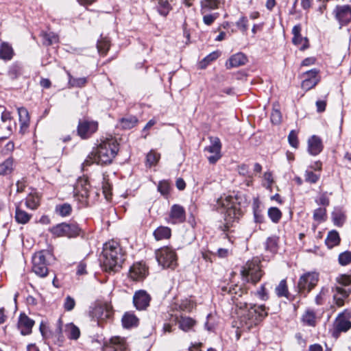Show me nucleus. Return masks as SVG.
I'll list each match as a JSON object with an SVG mask.
<instances>
[{
  "label": "nucleus",
  "mask_w": 351,
  "mask_h": 351,
  "mask_svg": "<svg viewBox=\"0 0 351 351\" xmlns=\"http://www.w3.org/2000/svg\"><path fill=\"white\" fill-rule=\"evenodd\" d=\"M246 62V56L242 53H237L229 58L226 62V66L227 69H231L244 65Z\"/></svg>",
  "instance_id": "obj_23"
},
{
  "label": "nucleus",
  "mask_w": 351,
  "mask_h": 351,
  "mask_svg": "<svg viewBox=\"0 0 351 351\" xmlns=\"http://www.w3.org/2000/svg\"><path fill=\"white\" fill-rule=\"evenodd\" d=\"M319 80L318 78H308L306 77L302 83V88L305 90H309L314 86H316V84L318 83Z\"/></svg>",
  "instance_id": "obj_49"
},
{
  "label": "nucleus",
  "mask_w": 351,
  "mask_h": 351,
  "mask_svg": "<svg viewBox=\"0 0 351 351\" xmlns=\"http://www.w3.org/2000/svg\"><path fill=\"white\" fill-rule=\"evenodd\" d=\"M350 313L348 311H343L337 317L334 326L337 332H346L351 328Z\"/></svg>",
  "instance_id": "obj_17"
},
{
  "label": "nucleus",
  "mask_w": 351,
  "mask_h": 351,
  "mask_svg": "<svg viewBox=\"0 0 351 351\" xmlns=\"http://www.w3.org/2000/svg\"><path fill=\"white\" fill-rule=\"evenodd\" d=\"M217 204L218 208L221 207L226 210L224 213L225 224L221 228L223 231H227L232 226V223L239 219L241 210L236 204V200L231 196L221 197L217 199Z\"/></svg>",
  "instance_id": "obj_4"
},
{
  "label": "nucleus",
  "mask_w": 351,
  "mask_h": 351,
  "mask_svg": "<svg viewBox=\"0 0 351 351\" xmlns=\"http://www.w3.org/2000/svg\"><path fill=\"white\" fill-rule=\"evenodd\" d=\"M209 140L210 145L205 147L204 150L213 154L208 157V160L210 164H215L221 157V143L217 136H210Z\"/></svg>",
  "instance_id": "obj_11"
},
{
  "label": "nucleus",
  "mask_w": 351,
  "mask_h": 351,
  "mask_svg": "<svg viewBox=\"0 0 351 351\" xmlns=\"http://www.w3.org/2000/svg\"><path fill=\"white\" fill-rule=\"evenodd\" d=\"M86 264L84 262H80L77 268V272L76 274L79 276L84 275L86 274Z\"/></svg>",
  "instance_id": "obj_64"
},
{
  "label": "nucleus",
  "mask_w": 351,
  "mask_h": 351,
  "mask_svg": "<svg viewBox=\"0 0 351 351\" xmlns=\"http://www.w3.org/2000/svg\"><path fill=\"white\" fill-rule=\"evenodd\" d=\"M151 300L150 295L144 290L136 291L133 297V302L138 310H145Z\"/></svg>",
  "instance_id": "obj_18"
},
{
  "label": "nucleus",
  "mask_w": 351,
  "mask_h": 351,
  "mask_svg": "<svg viewBox=\"0 0 351 351\" xmlns=\"http://www.w3.org/2000/svg\"><path fill=\"white\" fill-rule=\"evenodd\" d=\"M15 219L17 223L21 224L27 223L31 219L32 215L21 209L18 206L16 207Z\"/></svg>",
  "instance_id": "obj_27"
},
{
  "label": "nucleus",
  "mask_w": 351,
  "mask_h": 351,
  "mask_svg": "<svg viewBox=\"0 0 351 351\" xmlns=\"http://www.w3.org/2000/svg\"><path fill=\"white\" fill-rule=\"evenodd\" d=\"M313 219L319 223L324 221L326 219V210L324 208H318L314 210Z\"/></svg>",
  "instance_id": "obj_45"
},
{
  "label": "nucleus",
  "mask_w": 351,
  "mask_h": 351,
  "mask_svg": "<svg viewBox=\"0 0 351 351\" xmlns=\"http://www.w3.org/2000/svg\"><path fill=\"white\" fill-rule=\"evenodd\" d=\"M14 51L12 47L7 43H3L0 45V58L10 60L12 58Z\"/></svg>",
  "instance_id": "obj_26"
},
{
  "label": "nucleus",
  "mask_w": 351,
  "mask_h": 351,
  "mask_svg": "<svg viewBox=\"0 0 351 351\" xmlns=\"http://www.w3.org/2000/svg\"><path fill=\"white\" fill-rule=\"evenodd\" d=\"M123 261L124 254L117 241L112 240L104 244L100 261L105 271H117Z\"/></svg>",
  "instance_id": "obj_3"
},
{
  "label": "nucleus",
  "mask_w": 351,
  "mask_h": 351,
  "mask_svg": "<svg viewBox=\"0 0 351 351\" xmlns=\"http://www.w3.org/2000/svg\"><path fill=\"white\" fill-rule=\"evenodd\" d=\"M305 180L310 183H315L318 180V177L313 171H307L305 175Z\"/></svg>",
  "instance_id": "obj_63"
},
{
  "label": "nucleus",
  "mask_w": 351,
  "mask_h": 351,
  "mask_svg": "<svg viewBox=\"0 0 351 351\" xmlns=\"http://www.w3.org/2000/svg\"><path fill=\"white\" fill-rule=\"evenodd\" d=\"M289 143L293 147L297 148L298 146V140L297 134L294 130L291 131L288 136Z\"/></svg>",
  "instance_id": "obj_55"
},
{
  "label": "nucleus",
  "mask_w": 351,
  "mask_h": 351,
  "mask_svg": "<svg viewBox=\"0 0 351 351\" xmlns=\"http://www.w3.org/2000/svg\"><path fill=\"white\" fill-rule=\"evenodd\" d=\"M340 242V237L339 233L332 230L329 232L327 238L326 239V244L329 248H332L335 245H337Z\"/></svg>",
  "instance_id": "obj_29"
},
{
  "label": "nucleus",
  "mask_w": 351,
  "mask_h": 351,
  "mask_svg": "<svg viewBox=\"0 0 351 351\" xmlns=\"http://www.w3.org/2000/svg\"><path fill=\"white\" fill-rule=\"evenodd\" d=\"M112 314L111 306L107 304L97 305L90 313L93 319L97 322L99 326H102L104 322L111 319Z\"/></svg>",
  "instance_id": "obj_10"
},
{
  "label": "nucleus",
  "mask_w": 351,
  "mask_h": 351,
  "mask_svg": "<svg viewBox=\"0 0 351 351\" xmlns=\"http://www.w3.org/2000/svg\"><path fill=\"white\" fill-rule=\"evenodd\" d=\"M337 20L341 25L351 22V7L348 5H337L334 10Z\"/></svg>",
  "instance_id": "obj_16"
},
{
  "label": "nucleus",
  "mask_w": 351,
  "mask_h": 351,
  "mask_svg": "<svg viewBox=\"0 0 351 351\" xmlns=\"http://www.w3.org/2000/svg\"><path fill=\"white\" fill-rule=\"evenodd\" d=\"M221 290L223 292L227 291L232 295V300L239 308L246 309L239 317V327L243 328L244 330H250L267 315V312L263 305L248 304L246 302L242 303L239 302L236 295L237 294V290L240 291L241 290L237 285H235L234 287H223Z\"/></svg>",
  "instance_id": "obj_1"
},
{
  "label": "nucleus",
  "mask_w": 351,
  "mask_h": 351,
  "mask_svg": "<svg viewBox=\"0 0 351 351\" xmlns=\"http://www.w3.org/2000/svg\"><path fill=\"white\" fill-rule=\"evenodd\" d=\"M219 1L218 0H204L202 1V12L203 13L218 8Z\"/></svg>",
  "instance_id": "obj_36"
},
{
  "label": "nucleus",
  "mask_w": 351,
  "mask_h": 351,
  "mask_svg": "<svg viewBox=\"0 0 351 351\" xmlns=\"http://www.w3.org/2000/svg\"><path fill=\"white\" fill-rule=\"evenodd\" d=\"M318 274L307 272L302 275L298 281V287L300 293H307L313 289L318 282Z\"/></svg>",
  "instance_id": "obj_9"
},
{
  "label": "nucleus",
  "mask_w": 351,
  "mask_h": 351,
  "mask_svg": "<svg viewBox=\"0 0 351 351\" xmlns=\"http://www.w3.org/2000/svg\"><path fill=\"white\" fill-rule=\"evenodd\" d=\"M156 260L163 268L174 269L177 265V256L169 247H162L155 252Z\"/></svg>",
  "instance_id": "obj_6"
},
{
  "label": "nucleus",
  "mask_w": 351,
  "mask_h": 351,
  "mask_svg": "<svg viewBox=\"0 0 351 351\" xmlns=\"http://www.w3.org/2000/svg\"><path fill=\"white\" fill-rule=\"evenodd\" d=\"M18 114L20 121V132L24 134L26 132L29 124V117L27 110L23 107L18 108Z\"/></svg>",
  "instance_id": "obj_24"
},
{
  "label": "nucleus",
  "mask_w": 351,
  "mask_h": 351,
  "mask_svg": "<svg viewBox=\"0 0 351 351\" xmlns=\"http://www.w3.org/2000/svg\"><path fill=\"white\" fill-rule=\"evenodd\" d=\"M282 120L281 112L278 109L274 108L271 114V121L274 124H279Z\"/></svg>",
  "instance_id": "obj_52"
},
{
  "label": "nucleus",
  "mask_w": 351,
  "mask_h": 351,
  "mask_svg": "<svg viewBox=\"0 0 351 351\" xmlns=\"http://www.w3.org/2000/svg\"><path fill=\"white\" fill-rule=\"evenodd\" d=\"M339 263L341 265H347L351 263V252L346 251L339 256Z\"/></svg>",
  "instance_id": "obj_50"
},
{
  "label": "nucleus",
  "mask_w": 351,
  "mask_h": 351,
  "mask_svg": "<svg viewBox=\"0 0 351 351\" xmlns=\"http://www.w3.org/2000/svg\"><path fill=\"white\" fill-rule=\"evenodd\" d=\"M34 324V321L28 317L25 313L20 315L18 322V328L23 335L30 334Z\"/></svg>",
  "instance_id": "obj_20"
},
{
  "label": "nucleus",
  "mask_w": 351,
  "mask_h": 351,
  "mask_svg": "<svg viewBox=\"0 0 351 351\" xmlns=\"http://www.w3.org/2000/svg\"><path fill=\"white\" fill-rule=\"evenodd\" d=\"M260 263L261 261L258 258H254L246 263L241 271L244 281L256 284L261 280L263 273Z\"/></svg>",
  "instance_id": "obj_5"
},
{
  "label": "nucleus",
  "mask_w": 351,
  "mask_h": 351,
  "mask_svg": "<svg viewBox=\"0 0 351 351\" xmlns=\"http://www.w3.org/2000/svg\"><path fill=\"white\" fill-rule=\"evenodd\" d=\"M138 122L135 117H128L122 118L120 121V127L123 129L128 130L134 128Z\"/></svg>",
  "instance_id": "obj_32"
},
{
  "label": "nucleus",
  "mask_w": 351,
  "mask_h": 351,
  "mask_svg": "<svg viewBox=\"0 0 351 351\" xmlns=\"http://www.w3.org/2000/svg\"><path fill=\"white\" fill-rule=\"evenodd\" d=\"M13 169V159L8 158L3 162L0 164V175H7L12 172Z\"/></svg>",
  "instance_id": "obj_35"
},
{
  "label": "nucleus",
  "mask_w": 351,
  "mask_h": 351,
  "mask_svg": "<svg viewBox=\"0 0 351 351\" xmlns=\"http://www.w3.org/2000/svg\"><path fill=\"white\" fill-rule=\"evenodd\" d=\"M332 215L335 225L341 226L343 224L346 216L341 211H335L332 213Z\"/></svg>",
  "instance_id": "obj_46"
},
{
  "label": "nucleus",
  "mask_w": 351,
  "mask_h": 351,
  "mask_svg": "<svg viewBox=\"0 0 351 351\" xmlns=\"http://www.w3.org/2000/svg\"><path fill=\"white\" fill-rule=\"evenodd\" d=\"M72 208L69 204H63L56 206V211L62 217L68 216L71 214Z\"/></svg>",
  "instance_id": "obj_41"
},
{
  "label": "nucleus",
  "mask_w": 351,
  "mask_h": 351,
  "mask_svg": "<svg viewBox=\"0 0 351 351\" xmlns=\"http://www.w3.org/2000/svg\"><path fill=\"white\" fill-rule=\"evenodd\" d=\"M147 274V268L141 262L134 263L130 269V277L134 280H141L145 278Z\"/></svg>",
  "instance_id": "obj_19"
},
{
  "label": "nucleus",
  "mask_w": 351,
  "mask_h": 351,
  "mask_svg": "<svg viewBox=\"0 0 351 351\" xmlns=\"http://www.w3.org/2000/svg\"><path fill=\"white\" fill-rule=\"evenodd\" d=\"M40 204V199L38 195H29L25 199V206L31 210L36 209Z\"/></svg>",
  "instance_id": "obj_33"
},
{
  "label": "nucleus",
  "mask_w": 351,
  "mask_h": 351,
  "mask_svg": "<svg viewBox=\"0 0 351 351\" xmlns=\"http://www.w3.org/2000/svg\"><path fill=\"white\" fill-rule=\"evenodd\" d=\"M328 293V290L326 289L323 288L319 293L315 297V303L317 305H321L323 304L324 300L325 299V296Z\"/></svg>",
  "instance_id": "obj_57"
},
{
  "label": "nucleus",
  "mask_w": 351,
  "mask_h": 351,
  "mask_svg": "<svg viewBox=\"0 0 351 351\" xmlns=\"http://www.w3.org/2000/svg\"><path fill=\"white\" fill-rule=\"evenodd\" d=\"M103 193L107 200L111 198L110 185L107 182H104L102 185Z\"/></svg>",
  "instance_id": "obj_59"
},
{
  "label": "nucleus",
  "mask_w": 351,
  "mask_h": 351,
  "mask_svg": "<svg viewBox=\"0 0 351 351\" xmlns=\"http://www.w3.org/2000/svg\"><path fill=\"white\" fill-rule=\"evenodd\" d=\"M169 189L170 186L168 182L164 180L159 182L158 190L162 195H167L169 193Z\"/></svg>",
  "instance_id": "obj_53"
},
{
  "label": "nucleus",
  "mask_w": 351,
  "mask_h": 351,
  "mask_svg": "<svg viewBox=\"0 0 351 351\" xmlns=\"http://www.w3.org/2000/svg\"><path fill=\"white\" fill-rule=\"evenodd\" d=\"M117 141L113 138L102 141L88 155L84 165H90L93 162L101 165L110 164L119 151Z\"/></svg>",
  "instance_id": "obj_2"
},
{
  "label": "nucleus",
  "mask_w": 351,
  "mask_h": 351,
  "mask_svg": "<svg viewBox=\"0 0 351 351\" xmlns=\"http://www.w3.org/2000/svg\"><path fill=\"white\" fill-rule=\"evenodd\" d=\"M97 47L100 54L104 56L110 48V42L106 38H101L98 41Z\"/></svg>",
  "instance_id": "obj_39"
},
{
  "label": "nucleus",
  "mask_w": 351,
  "mask_h": 351,
  "mask_svg": "<svg viewBox=\"0 0 351 351\" xmlns=\"http://www.w3.org/2000/svg\"><path fill=\"white\" fill-rule=\"evenodd\" d=\"M154 236L157 241L169 239L171 237V229L160 226L154 232Z\"/></svg>",
  "instance_id": "obj_28"
},
{
  "label": "nucleus",
  "mask_w": 351,
  "mask_h": 351,
  "mask_svg": "<svg viewBox=\"0 0 351 351\" xmlns=\"http://www.w3.org/2000/svg\"><path fill=\"white\" fill-rule=\"evenodd\" d=\"M268 215L273 222L278 223L282 217V213L278 208L271 207L268 210Z\"/></svg>",
  "instance_id": "obj_43"
},
{
  "label": "nucleus",
  "mask_w": 351,
  "mask_h": 351,
  "mask_svg": "<svg viewBox=\"0 0 351 351\" xmlns=\"http://www.w3.org/2000/svg\"><path fill=\"white\" fill-rule=\"evenodd\" d=\"M276 293L278 297L287 296L288 290L285 280H282L276 287Z\"/></svg>",
  "instance_id": "obj_47"
},
{
  "label": "nucleus",
  "mask_w": 351,
  "mask_h": 351,
  "mask_svg": "<svg viewBox=\"0 0 351 351\" xmlns=\"http://www.w3.org/2000/svg\"><path fill=\"white\" fill-rule=\"evenodd\" d=\"M277 239L275 237H269L265 242V249L271 252L276 250Z\"/></svg>",
  "instance_id": "obj_51"
},
{
  "label": "nucleus",
  "mask_w": 351,
  "mask_h": 351,
  "mask_svg": "<svg viewBox=\"0 0 351 351\" xmlns=\"http://www.w3.org/2000/svg\"><path fill=\"white\" fill-rule=\"evenodd\" d=\"M315 315L312 311H307L302 316L303 322L310 326H315Z\"/></svg>",
  "instance_id": "obj_38"
},
{
  "label": "nucleus",
  "mask_w": 351,
  "mask_h": 351,
  "mask_svg": "<svg viewBox=\"0 0 351 351\" xmlns=\"http://www.w3.org/2000/svg\"><path fill=\"white\" fill-rule=\"evenodd\" d=\"M41 36L43 39V44L51 45L58 42V36L53 32H43Z\"/></svg>",
  "instance_id": "obj_34"
},
{
  "label": "nucleus",
  "mask_w": 351,
  "mask_h": 351,
  "mask_svg": "<svg viewBox=\"0 0 351 351\" xmlns=\"http://www.w3.org/2000/svg\"><path fill=\"white\" fill-rule=\"evenodd\" d=\"M195 306V303L189 300L184 299L180 301L178 308L180 311L190 312Z\"/></svg>",
  "instance_id": "obj_44"
},
{
  "label": "nucleus",
  "mask_w": 351,
  "mask_h": 351,
  "mask_svg": "<svg viewBox=\"0 0 351 351\" xmlns=\"http://www.w3.org/2000/svg\"><path fill=\"white\" fill-rule=\"evenodd\" d=\"M292 41L295 45L300 47L301 50H304L308 47V39L302 37V35L293 36Z\"/></svg>",
  "instance_id": "obj_37"
},
{
  "label": "nucleus",
  "mask_w": 351,
  "mask_h": 351,
  "mask_svg": "<svg viewBox=\"0 0 351 351\" xmlns=\"http://www.w3.org/2000/svg\"><path fill=\"white\" fill-rule=\"evenodd\" d=\"M104 351H128V345L124 338L113 337L106 341Z\"/></svg>",
  "instance_id": "obj_14"
},
{
  "label": "nucleus",
  "mask_w": 351,
  "mask_h": 351,
  "mask_svg": "<svg viewBox=\"0 0 351 351\" xmlns=\"http://www.w3.org/2000/svg\"><path fill=\"white\" fill-rule=\"evenodd\" d=\"M186 213L184 208L178 204H173L170 209L168 223L172 224L181 223L185 221Z\"/></svg>",
  "instance_id": "obj_15"
},
{
  "label": "nucleus",
  "mask_w": 351,
  "mask_h": 351,
  "mask_svg": "<svg viewBox=\"0 0 351 351\" xmlns=\"http://www.w3.org/2000/svg\"><path fill=\"white\" fill-rule=\"evenodd\" d=\"M337 280L339 282V284H340L343 286H348L351 282L350 276H346V275H341V276H339L337 278Z\"/></svg>",
  "instance_id": "obj_62"
},
{
  "label": "nucleus",
  "mask_w": 351,
  "mask_h": 351,
  "mask_svg": "<svg viewBox=\"0 0 351 351\" xmlns=\"http://www.w3.org/2000/svg\"><path fill=\"white\" fill-rule=\"evenodd\" d=\"M49 231L57 237H67L71 238L79 235L81 229L75 223H62L53 226Z\"/></svg>",
  "instance_id": "obj_8"
},
{
  "label": "nucleus",
  "mask_w": 351,
  "mask_h": 351,
  "mask_svg": "<svg viewBox=\"0 0 351 351\" xmlns=\"http://www.w3.org/2000/svg\"><path fill=\"white\" fill-rule=\"evenodd\" d=\"M219 56V53L218 51H213L208 54L206 57H205L202 61L200 62L201 67L204 68L206 67L210 62L212 61L216 60Z\"/></svg>",
  "instance_id": "obj_48"
},
{
  "label": "nucleus",
  "mask_w": 351,
  "mask_h": 351,
  "mask_svg": "<svg viewBox=\"0 0 351 351\" xmlns=\"http://www.w3.org/2000/svg\"><path fill=\"white\" fill-rule=\"evenodd\" d=\"M90 184L85 178H80L74 186L73 193L79 201L84 202L89 195Z\"/></svg>",
  "instance_id": "obj_12"
},
{
  "label": "nucleus",
  "mask_w": 351,
  "mask_h": 351,
  "mask_svg": "<svg viewBox=\"0 0 351 351\" xmlns=\"http://www.w3.org/2000/svg\"><path fill=\"white\" fill-rule=\"evenodd\" d=\"M75 306V300L71 296L68 295L64 300V308L66 311H70L74 308Z\"/></svg>",
  "instance_id": "obj_54"
},
{
  "label": "nucleus",
  "mask_w": 351,
  "mask_h": 351,
  "mask_svg": "<svg viewBox=\"0 0 351 351\" xmlns=\"http://www.w3.org/2000/svg\"><path fill=\"white\" fill-rule=\"evenodd\" d=\"M195 322L191 317L181 316L178 320L179 327L184 331H189L194 326Z\"/></svg>",
  "instance_id": "obj_30"
},
{
  "label": "nucleus",
  "mask_w": 351,
  "mask_h": 351,
  "mask_svg": "<svg viewBox=\"0 0 351 351\" xmlns=\"http://www.w3.org/2000/svg\"><path fill=\"white\" fill-rule=\"evenodd\" d=\"M50 254L47 251L42 250L35 253L32 258V270L38 276L45 277L48 274L47 256Z\"/></svg>",
  "instance_id": "obj_7"
},
{
  "label": "nucleus",
  "mask_w": 351,
  "mask_h": 351,
  "mask_svg": "<svg viewBox=\"0 0 351 351\" xmlns=\"http://www.w3.org/2000/svg\"><path fill=\"white\" fill-rule=\"evenodd\" d=\"M160 158V156L159 154L156 153L154 150H151L147 155V165H149V167L156 165Z\"/></svg>",
  "instance_id": "obj_40"
},
{
  "label": "nucleus",
  "mask_w": 351,
  "mask_h": 351,
  "mask_svg": "<svg viewBox=\"0 0 351 351\" xmlns=\"http://www.w3.org/2000/svg\"><path fill=\"white\" fill-rule=\"evenodd\" d=\"M97 121L83 120L79 122L77 132L82 138H87L97 131Z\"/></svg>",
  "instance_id": "obj_13"
},
{
  "label": "nucleus",
  "mask_w": 351,
  "mask_h": 351,
  "mask_svg": "<svg viewBox=\"0 0 351 351\" xmlns=\"http://www.w3.org/2000/svg\"><path fill=\"white\" fill-rule=\"evenodd\" d=\"M66 332L67 336L71 339H77L80 335V331L78 327L73 323H70L66 326Z\"/></svg>",
  "instance_id": "obj_31"
},
{
  "label": "nucleus",
  "mask_w": 351,
  "mask_h": 351,
  "mask_svg": "<svg viewBox=\"0 0 351 351\" xmlns=\"http://www.w3.org/2000/svg\"><path fill=\"white\" fill-rule=\"evenodd\" d=\"M248 21L246 17H241L237 22V26L242 31L246 32L248 27Z\"/></svg>",
  "instance_id": "obj_56"
},
{
  "label": "nucleus",
  "mask_w": 351,
  "mask_h": 351,
  "mask_svg": "<svg viewBox=\"0 0 351 351\" xmlns=\"http://www.w3.org/2000/svg\"><path fill=\"white\" fill-rule=\"evenodd\" d=\"M218 15L217 13L204 15L203 17L204 23L208 25H211L217 18Z\"/></svg>",
  "instance_id": "obj_58"
},
{
  "label": "nucleus",
  "mask_w": 351,
  "mask_h": 351,
  "mask_svg": "<svg viewBox=\"0 0 351 351\" xmlns=\"http://www.w3.org/2000/svg\"><path fill=\"white\" fill-rule=\"evenodd\" d=\"M138 324V319L132 313H125L122 317V324L125 328L136 326Z\"/></svg>",
  "instance_id": "obj_25"
},
{
  "label": "nucleus",
  "mask_w": 351,
  "mask_h": 351,
  "mask_svg": "<svg viewBox=\"0 0 351 351\" xmlns=\"http://www.w3.org/2000/svg\"><path fill=\"white\" fill-rule=\"evenodd\" d=\"M21 73V67L17 64L12 65L9 70V74L12 77H16Z\"/></svg>",
  "instance_id": "obj_60"
},
{
  "label": "nucleus",
  "mask_w": 351,
  "mask_h": 351,
  "mask_svg": "<svg viewBox=\"0 0 351 351\" xmlns=\"http://www.w3.org/2000/svg\"><path fill=\"white\" fill-rule=\"evenodd\" d=\"M333 299L335 304L339 306H342L344 304V300L346 299L350 293V289H343L340 287H336L334 290Z\"/></svg>",
  "instance_id": "obj_22"
},
{
  "label": "nucleus",
  "mask_w": 351,
  "mask_h": 351,
  "mask_svg": "<svg viewBox=\"0 0 351 351\" xmlns=\"http://www.w3.org/2000/svg\"><path fill=\"white\" fill-rule=\"evenodd\" d=\"M323 149L322 140L317 136H311L308 141V152L313 156L319 154Z\"/></svg>",
  "instance_id": "obj_21"
},
{
  "label": "nucleus",
  "mask_w": 351,
  "mask_h": 351,
  "mask_svg": "<svg viewBox=\"0 0 351 351\" xmlns=\"http://www.w3.org/2000/svg\"><path fill=\"white\" fill-rule=\"evenodd\" d=\"M238 170L240 175L252 178V176L249 171L247 165L243 164L239 167Z\"/></svg>",
  "instance_id": "obj_61"
},
{
  "label": "nucleus",
  "mask_w": 351,
  "mask_h": 351,
  "mask_svg": "<svg viewBox=\"0 0 351 351\" xmlns=\"http://www.w3.org/2000/svg\"><path fill=\"white\" fill-rule=\"evenodd\" d=\"M69 84L71 86L73 87H82L85 86V84L87 82V79L86 77H78V78H74L73 77L71 74L69 73Z\"/></svg>",
  "instance_id": "obj_42"
}]
</instances>
